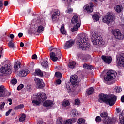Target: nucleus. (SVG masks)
<instances>
[{
  "label": "nucleus",
  "mask_w": 124,
  "mask_h": 124,
  "mask_svg": "<svg viewBox=\"0 0 124 124\" xmlns=\"http://www.w3.org/2000/svg\"><path fill=\"white\" fill-rule=\"evenodd\" d=\"M112 34L116 39H123L124 38V35L121 33V31L119 29L112 30Z\"/></svg>",
  "instance_id": "nucleus-9"
},
{
  "label": "nucleus",
  "mask_w": 124,
  "mask_h": 124,
  "mask_svg": "<svg viewBox=\"0 0 124 124\" xmlns=\"http://www.w3.org/2000/svg\"><path fill=\"white\" fill-rule=\"evenodd\" d=\"M8 101L9 102V105H11V104H12V99H11V98H9L8 99Z\"/></svg>",
  "instance_id": "nucleus-59"
},
{
  "label": "nucleus",
  "mask_w": 124,
  "mask_h": 124,
  "mask_svg": "<svg viewBox=\"0 0 124 124\" xmlns=\"http://www.w3.org/2000/svg\"><path fill=\"white\" fill-rule=\"evenodd\" d=\"M91 39L93 45H100L103 43L102 38L97 35L96 31H92L91 33Z\"/></svg>",
  "instance_id": "nucleus-5"
},
{
  "label": "nucleus",
  "mask_w": 124,
  "mask_h": 124,
  "mask_svg": "<svg viewBox=\"0 0 124 124\" xmlns=\"http://www.w3.org/2000/svg\"><path fill=\"white\" fill-rule=\"evenodd\" d=\"M74 25H75L74 26L73 28L71 29V31L72 32L77 31L80 27V26H78V25H77V24Z\"/></svg>",
  "instance_id": "nucleus-33"
},
{
  "label": "nucleus",
  "mask_w": 124,
  "mask_h": 124,
  "mask_svg": "<svg viewBox=\"0 0 124 124\" xmlns=\"http://www.w3.org/2000/svg\"><path fill=\"white\" fill-rule=\"evenodd\" d=\"M81 102L79 99H76L75 100V105H80Z\"/></svg>",
  "instance_id": "nucleus-46"
},
{
  "label": "nucleus",
  "mask_w": 124,
  "mask_h": 124,
  "mask_svg": "<svg viewBox=\"0 0 124 124\" xmlns=\"http://www.w3.org/2000/svg\"><path fill=\"white\" fill-rule=\"evenodd\" d=\"M120 122L124 121V109L122 111L121 114L119 115Z\"/></svg>",
  "instance_id": "nucleus-31"
},
{
  "label": "nucleus",
  "mask_w": 124,
  "mask_h": 124,
  "mask_svg": "<svg viewBox=\"0 0 124 124\" xmlns=\"http://www.w3.org/2000/svg\"><path fill=\"white\" fill-rule=\"evenodd\" d=\"M8 45L10 48H12L13 49H14V48H16V46H15V45H14V43H13L12 41H10Z\"/></svg>",
  "instance_id": "nucleus-36"
},
{
  "label": "nucleus",
  "mask_w": 124,
  "mask_h": 124,
  "mask_svg": "<svg viewBox=\"0 0 124 124\" xmlns=\"http://www.w3.org/2000/svg\"><path fill=\"white\" fill-rule=\"evenodd\" d=\"M76 64V63H75V62L72 61L69 63L68 66H69V68L73 69L75 67Z\"/></svg>",
  "instance_id": "nucleus-32"
},
{
  "label": "nucleus",
  "mask_w": 124,
  "mask_h": 124,
  "mask_svg": "<svg viewBox=\"0 0 124 124\" xmlns=\"http://www.w3.org/2000/svg\"><path fill=\"white\" fill-rule=\"evenodd\" d=\"M21 67V63H20L19 61H17L14 65V68L16 70H18L19 68Z\"/></svg>",
  "instance_id": "nucleus-28"
},
{
  "label": "nucleus",
  "mask_w": 124,
  "mask_h": 124,
  "mask_svg": "<svg viewBox=\"0 0 124 124\" xmlns=\"http://www.w3.org/2000/svg\"><path fill=\"white\" fill-rule=\"evenodd\" d=\"M71 84L70 83L68 82L66 84V88L68 92V93H70V92H72V86H70Z\"/></svg>",
  "instance_id": "nucleus-29"
},
{
  "label": "nucleus",
  "mask_w": 124,
  "mask_h": 124,
  "mask_svg": "<svg viewBox=\"0 0 124 124\" xmlns=\"http://www.w3.org/2000/svg\"><path fill=\"white\" fill-rule=\"evenodd\" d=\"M4 86L1 85L0 86V97H4L5 96V92Z\"/></svg>",
  "instance_id": "nucleus-22"
},
{
  "label": "nucleus",
  "mask_w": 124,
  "mask_h": 124,
  "mask_svg": "<svg viewBox=\"0 0 124 124\" xmlns=\"http://www.w3.org/2000/svg\"><path fill=\"white\" fill-rule=\"evenodd\" d=\"M74 44V41L72 40H70L66 42L64 46V49H69V48H71L72 46H73Z\"/></svg>",
  "instance_id": "nucleus-15"
},
{
  "label": "nucleus",
  "mask_w": 124,
  "mask_h": 124,
  "mask_svg": "<svg viewBox=\"0 0 124 124\" xmlns=\"http://www.w3.org/2000/svg\"><path fill=\"white\" fill-rule=\"evenodd\" d=\"M78 124H83L84 123H85V119H83V118H80L79 119L78 121Z\"/></svg>",
  "instance_id": "nucleus-47"
},
{
  "label": "nucleus",
  "mask_w": 124,
  "mask_h": 124,
  "mask_svg": "<svg viewBox=\"0 0 124 124\" xmlns=\"http://www.w3.org/2000/svg\"><path fill=\"white\" fill-rule=\"evenodd\" d=\"M114 21H115V17L112 12L107 13V15L103 18V22L106 24H110Z\"/></svg>",
  "instance_id": "nucleus-6"
},
{
  "label": "nucleus",
  "mask_w": 124,
  "mask_h": 124,
  "mask_svg": "<svg viewBox=\"0 0 124 124\" xmlns=\"http://www.w3.org/2000/svg\"><path fill=\"white\" fill-rule=\"evenodd\" d=\"M60 31L62 34H65L66 33V31L64 29V26H62L60 29Z\"/></svg>",
  "instance_id": "nucleus-40"
},
{
  "label": "nucleus",
  "mask_w": 124,
  "mask_h": 124,
  "mask_svg": "<svg viewBox=\"0 0 124 124\" xmlns=\"http://www.w3.org/2000/svg\"><path fill=\"white\" fill-rule=\"evenodd\" d=\"M117 61L118 62V64L120 66H124V53H120L118 56H117Z\"/></svg>",
  "instance_id": "nucleus-11"
},
{
  "label": "nucleus",
  "mask_w": 124,
  "mask_h": 124,
  "mask_svg": "<svg viewBox=\"0 0 124 124\" xmlns=\"http://www.w3.org/2000/svg\"><path fill=\"white\" fill-rule=\"evenodd\" d=\"M102 59L106 63H108V64H110L111 62H112V57L111 56H106L104 55H102Z\"/></svg>",
  "instance_id": "nucleus-16"
},
{
  "label": "nucleus",
  "mask_w": 124,
  "mask_h": 124,
  "mask_svg": "<svg viewBox=\"0 0 124 124\" xmlns=\"http://www.w3.org/2000/svg\"><path fill=\"white\" fill-rule=\"evenodd\" d=\"M4 105H5V103L4 102L1 103L0 105V110H3V109H4Z\"/></svg>",
  "instance_id": "nucleus-44"
},
{
  "label": "nucleus",
  "mask_w": 124,
  "mask_h": 124,
  "mask_svg": "<svg viewBox=\"0 0 124 124\" xmlns=\"http://www.w3.org/2000/svg\"><path fill=\"white\" fill-rule=\"evenodd\" d=\"M76 121H77V119H76V118H74L67 119L65 121V124H72L75 123V122H76Z\"/></svg>",
  "instance_id": "nucleus-26"
},
{
  "label": "nucleus",
  "mask_w": 124,
  "mask_h": 124,
  "mask_svg": "<svg viewBox=\"0 0 124 124\" xmlns=\"http://www.w3.org/2000/svg\"><path fill=\"white\" fill-rule=\"evenodd\" d=\"M55 75L56 77L58 78V79H61V78H62V73H60V72H56Z\"/></svg>",
  "instance_id": "nucleus-34"
},
{
  "label": "nucleus",
  "mask_w": 124,
  "mask_h": 124,
  "mask_svg": "<svg viewBox=\"0 0 124 124\" xmlns=\"http://www.w3.org/2000/svg\"><path fill=\"white\" fill-rule=\"evenodd\" d=\"M11 111H12V109H10L8 111H7L6 112V116H9V114L11 113Z\"/></svg>",
  "instance_id": "nucleus-54"
},
{
  "label": "nucleus",
  "mask_w": 124,
  "mask_h": 124,
  "mask_svg": "<svg viewBox=\"0 0 124 124\" xmlns=\"http://www.w3.org/2000/svg\"><path fill=\"white\" fill-rule=\"evenodd\" d=\"M24 88V85L20 84L17 87V90L18 91H20L21 89H23Z\"/></svg>",
  "instance_id": "nucleus-52"
},
{
  "label": "nucleus",
  "mask_w": 124,
  "mask_h": 124,
  "mask_svg": "<svg viewBox=\"0 0 124 124\" xmlns=\"http://www.w3.org/2000/svg\"><path fill=\"white\" fill-rule=\"evenodd\" d=\"M26 90L28 92H31V86L27 85L26 87Z\"/></svg>",
  "instance_id": "nucleus-50"
},
{
  "label": "nucleus",
  "mask_w": 124,
  "mask_h": 124,
  "mask_svg": "<svg viewBox=\"0 0 124 124\" xmlns=\"http://www.w3.org/2000/svg\"><path fill=\"white\" fill-rule=\"evenodd\" d=\"M95 121L96 122H100L101 121V118L100 117V116H97L95 118Z\"/></svg>",
  "instance_id": "nucleus-51"
},
{
  "label": "nucleus",
  "mask_w": 124,
  "mask_h": 124,
  "mask_svg": "<svg viewBox=\"0 0 124 124\" xmlns=\"http://www.w3.org/2000/svg\"><path fill=\"white\" fill-rule=\"evenodd\" d=\"M72 1H74L73 0H67V4L70 5V3Z\"/></svg>",
  "instance_id": "nucleus-57"
},
{
  "label": "nucleus",
  "mask_w": 124,
  "mask_h": 124,
  "mask_svg": "<svg viewBox=\"0 0 124 124\" xmlns=\"http://www.w3.org/2000/svg\"><path fill=\"white\" fill-rule=\"evenodd\" d=\"M93 3H90V5H86L85 6V10H86L87 12L88 13H92L93 12Z\"/></svg>",
  "instance_id": "nucleus-18"
},
{
  "label": "nucleus",
  "mask_w": 124,
  "mask_h": 124,
  "mask_svg": "<svg viewBox=\"0 0 124 124\" xmlns=\"http://www.w3.org/2000/svg\"><path fill=\"white\" fill-rule=\"evenodd\" d=\"M71 22L74 25H77L78 27H81V19L79 18L78 15H74L72 18Z\"/></svg>",
  "instance_id": "nucleus-10"
},
{
  "label": "nucleus",
  "mask_w": 124,
  "mask_h": 124,
  "mask_svg": "<svg viewBox=\"0 0 124 124\" xmlns=\"http://www.w3.org/2000/svg\"><path fill=\"white\" fill-rule=\"evenodd\" d=\"M34 96L36 100H33L32 101V103H33L34 106L39 105L40 103L43 102V101H45L47 99L46 94L41 92L38 93Z\"/></svg>",
  "instance_id": "nucleus-3"
},
{
  "label": "nucleus",
  "mask_w": 124,
  "mask_h": 124,
  "mask_svg": "<svg viewBox=\"0 0 124 124\" xmlns=\"http://www.w3.org/2000/svg\"><path fill=\"white\" fill-rule=\"evenodd\" d=\"M25 106L23 104H20L14 108V110H19L20 109H23Z\"/></svg>",
  "instance_id": "nucleus-35"
},
{
  "label": "nucleus",
  "mask_w": 124,
  "mask_h": 124,
  "mask_svg": "<svg viewBox=\"0 0 124 124\" xmlns=\"http://www.w3.org/2000/svg\"><path fill=\"white\" fill-rule=\"evenodd\" d=\"M2 50L3 49L0 47V59L1 58V55H2Z\"/></svg>",
  "instance_id": "nucleus-60"
},
{
  "label": "nucleus",
  "mask_w": 124,
  "mask_h": 124,
  "mask_svg": "<svg viewBox=\"0 0 124 124\" xmlns=\"http://www.w3.org/2000/svg\"><path fill=\"white\" fill-rule=\"evenodd\" d=\"M44 31V27L43 26L40 25L38 27V30L37 31L39 33L42 32Z\"/></svg>",
  "instance_id": "nucleus-41"
},
{
  "label": "nucleus",
  "mask_w": 124,
  "mask_h": 124,
  "mask_svg": "<svg viewBox=\"0 0 124 124\" xmlns=\"http://www.w3.org/2000/svg\"><path fill=\"white\" fill-rule=\"evenodd\" d=\"M11 65L8 64H5V67H2L0 69V75L1 76L11 74Z\"/></svg>",
  "instance_id": "nucleus-7"
},
{
  "label": "nucleus",
  "mask_w": 124,
  "mask_h": 124,
  "mask_svg": "<svg viewBox=\"0 0 124 124\" xmlns=\"http://www.w3.org/2000/svg\"><path fill=\"white\" fill-rule=\"evenodd\" d=\"M60 12L59 10H56L53 14L51 16V18L53 22H56L57 21V19H58L57 17L60 15Z\"/></svg>",
  "instance_id": "nucleus-17"
},
{
  "label": "nucleus",
  "mask_w": 124,
  "mask_h": 124,
  "mask_svg": "<svg viewBox=\"0 0 124 124\" xmlns=\"http://www.w3.org/2000/svg\"><path fill=\"white\" fill-rule=\"evenodd\" d=\"M30 72L28 69H25L19 72L20 77H25L28 75V74Z\"/></svg>",
  "instance_id": "nucleus-20"
},
{
  "label": "nucleus",
  "mask_w": 124,
  "mask_h": 124,
  "mask_svg": "<svg viewBox=\"0 0 124 124\" xmlns=\"http://www.w3.org/2000/svg\"><path fill=\"white\" fill-rule=\"evenodd\" d=\"M93 92H94V89L93 87H91L86 90V93H87L88 95H91L93 93Z\"/></svg>",
  "instance_id": "nucleus-27"
},
{
  "label": "nucleus",
  "mask_w": 124,
  "mask_h": 124,
  "mask_svg": "<svg viewBox=\"0 0 124 124\" xmlns=\"http://www.w3.org/2000/svg\"><path fill=\"white\" fill-rule=\"evenodd\" d=\"M70 82L73 88H74V85H77L78 83V76L76 75L71 76Z\"/></svg>",
  "instance_id": "nucleus-12"
},
{
  "label": "nucleus",
  "mask_w": 124,
  "mask_h": 124,
  "mask_svg": "<svg viewBox=\"0 0 124 124\" xmlns=\"http://www.w3.org/2000/svg\"><path fill=\"white\" fill-rule=\"evenodd\" d=\"M62 83V80H61V79H57L56 80V84H57V85H60V84Z\"/></svg>",
  "instance_id": "nucleus-55"
},
{
  "label": "nucleus",
  "mask_w": 124,
  "mask_h": 124,
  "mask_svg": "<svg viewBox=\"0 0 124 124\" xmlns=\"http://www.w3.org/2000/svg\"><path fill=\"white\" fill-rule=\"evenodd\" d=\"M53 105H54V102L50 100L45 101L43 103V106L46 107H52Z\"/></svg>",
  "instance_id": "nucleus-19"
},
{
  "label": "nucleus",
  "mask_w": 124,
  "mask_h": 124,
  "mask_svg": "<svg viewBox=\"0 0 124 124\" xmlns=\"http://www.w3.org/2000/svg\"><path fill=\"white\" fill-rule=\"evenodd\" d=\"M33 75L35 76L37 75L40 76V77H43V72L40 69H36L35 72L33 73Z\"/></svg>",
  "instance_id": "nucleus-23"
},
{
  "label": "nucleus",
  "mask_w": 124,
  "mask_h": 124,
  "mask_svg": "<svg viewBox=\"0 0 124 124\" xmlns=\"http://www.w3.org/2000/svg\"><path fill=\"white\" fill-rule=\"evenodd\" d=\"M34 81L36 86L39 88V89H42V88H44L45 84H44V82H43V80H42V79L35 78Z\"/></svg>",
  "instance_id": "nucleus-14"
},
{
  "label": "nucleus",
  "mask_w": 124,
  "mask_h": 124,
  "mask_svg": "<svg viewBox=\"0 0 124 124\" xmlns=\"http://www.w3.org/2000/svg\"><path fill=\"white\" fill-rule=\"evenodd\" d=\"M57 124H62V118L59 117L56 121Z\"/></svg>",
  "instance_id": "nucleus-42"
},
{
  "label": "nucleus",
  "mask_w": 124,
  "mask_h": 124,
  "mask_svg": "<svg viewBox=\"0 0 124 124\" xmlns=\"http://www.w3.org/2000/svg\"><path fill=\"white\" fill-rule=\"evenodd\" d=\"M79 115V113L78 112V111L76 110V109H74L72 111V116L73 117H76Z\"/></svg>",
  "instance_id": "nucleus-30"
},
{
  "label": "nucleus",
  "mask_w": 124,
  "mask_h": 124,
  "mask_svg": "<svg viewBox=\"0 0 124 124\" xmlns=\"http://www.w3.org/2000/svg\"><path fill=\"white\" fill-rule=\"evenodd\" d=\"M116 111L118 114H120V113H121V111H122V109L120 108H116Z\"/></svg>",
  "instance_id": "nucleus-53"
},
{
  "label": "nucleus",
  "mask_w": 124,
  "mask_h": 124,
  "mask_svg": "<svg viewBox=\"0 0 124 124\" xmlns=\"http://www.w3.org/2000/svg\"><path fill=\"white\" fill-rule=\"evenodd\" d=\"M11 95V93L10 92H7L5 96H10Z\"/></svg>",
  "instance_id": "nucleus-63"
},
{
  "label": "nucleus",
  "mask_w": 124,
  "mask_h": 124,
  "mask_svg": "<svg viewBox=\"0 0 124 124\" xmlns=\"http://www.w3.org/2000/svg\"><path fill=\"white\" fill-rule=\"evenodd\" d=\"M93 20H94V21H98V20H99V16H98V15L95 14L93 15Z\"/></svg>",
  "instance_id": "nucleus-37"
},
{
  "label": "nucleus",
  "mask_w": 124,
  "mask_h": 124,
  "mask_svg": "<svg viewBox=\"0 0 124 124\" xmlns=\"http://www.w3.org/2000/svg\"><path fill=\"white\" fill-rule=\"evenodd\" d=\"M117 76V72L115 71L109 70L107 72V76L104 77V80L106 82H110Z\"/></svg>",
  "instance_id": "nucleus-8"
},
{
  "label": "nucleus",
  "mask_w": 124,
  "mask_h": 124,
  "mask_svg": "<svg viewBox=\"0 0 124 124\" xmlns=\"http://www.w3.org/2000/svg\"><path fill=\"white\" fill-rule=\"evenodd\" d=\"M107 116L108 114L106 112H104L100 114V116L101 117V118H105V119H106V118H108Z\"/></svg>",
  "instance_id": "nucleus-43"
},
{
  "label": "nucleus",
  "mask_w": 124,
  "mask_h": 124,
  "mask_svg": "<svg viewBox=\"0 0 124 124\" xmlns=\"http://www.w3.org/2000/svg\"><path fill=\"white\" fill-rule=\"evenodd\" d=\"M88 66H89V65L87 64H84L83 65V68H85V69H88Z\"/></svg>",
  "instance_id": "nucleus-62"
},
{
  "label": "nucleus",
  "mask_w": 124,
  "mask_h": 124,
  "mask_svg": "<svg viewBox=\"0 0 124 124\" xmlns=\"http://www.w3.org/2000/svg\"><path fill=\"white\" fill-rule=\"evenodd\" d=\"M87 66L88 67L87 69H93V67L91 65H88Z\"/></svg>",
  "instance_id": "nucleus-61"
},
{
  "label": "nucleus",
  "mask_w": 124,
  "mask_h": 124,
  "mask_svg": "<svg viewBox=\"0 0 124 124\" xmlns=\"http://www.w3.org/2000/svg\"><path fill=\"white\" fill-rule=\"evenodd\" d=\"M123 9H124V7L122 5H116L114 7V10L117 13H120V12H122L123 11Z\"/></svg>",
  "instance_id": "nucleus-24"
},
{
  "label": "nucleus",
  "mask_w": 124,
  "mask_h": 124,
  "mask_svg": "<svg viewBox=\"0 0 124 124\" xmlns=\"http://www.w3.org/2000/svg\"><path fill=\"white\" fill-rule=\"evenodd\" d=\"M99 96L100 97L98 99L99 102H100L101 103H102V102H105L106 104H108L110 106H113L117 100V97L114 95H109L100 94Z\"/></svg>",
  "instance_id": "nucleus-2"
},
{
  "label": "nucleus",
  "mask_w": 124,
  "mask_h": 124,
  "mask_svg": "<svg viewBox=\"0 0 124 124\" xmlns=\"http://www.w3.org/2000/svg\"><path fill=\"white\" fill-rule=\"evenodd\" d=\"M49 50L50 52H52V51H53V52H51L50 54V59L53 61V62H57V61H58V59H61L62 57V53L60 49H58V48L51 46L49 47Z\"/></svg>",
  "instance_id": "nucleus-4"
},
{
  "label": "nucleus",
  "mask_w": 124,
  "mask_h": 124,
  "mask_svg": "<svg viewBox=\"0 0 124 124\" xmlns=\"http://www.w3.org/2000/svg\"><path fill=\"white\" fill-rule=\"evenodd\" d=\"M12 85H16L17 84V80L15 78H13L11 81Z\"/></svg>",
  "instance_id": "nucleus-49"
},
{
  "label": "nucleus",
  "mask_w": 124,
  "mask_h": 124,
  "mask_svg": "<svg viewBox=\"0 0 124 124\" xmlns=\"http://www.w3.org/2000/svg\"><path fill=\"white\" fill-rule=\"evenodd\" d=\"M26 120V114H23L19 118V122H24Z\"/></svg>",
  "instance_id": "nucleus-39"
},
{
  "label": "nucleus",
  "mask_w": 124,
  "mask_h": 124,
  "mask_svg": "<svg viewBox=\"0 0 124 124\" xmlns=\"http://www.w3.org/2000/svg\"><path fill=\"white\" fill-rule=\"evenodd\" d=\"M37 124H46V123L42 121H39Z\"/></svg>",
  "instance_id": "nucleus-58"
},
{
  "label": "nucleus",
  "mask_w": 124,
  "mask_h": 124,
  "mask_svg": "<svg viewBox=\"0 0 124 124\" xmlns=\"http://www.w3.org/2000/svg\"><path fill=\"white\" fill-rule=\"evenodd\" d=\"M77 58H78V59H80L83 62H87L88 60L91 59V56L89 55H85L83 54L79 53L77 55Z\"/></svg>",
  "instance_id": "nucleus-13"
},
{
  "label": "nucleus",
  "mask_w": 124,
  "mask_h": 124,
  "mask_svg": "<svg viewBox=\"0 0 124 124\" xmlns=\"http://www.w3.org/2000/svg\"><path fill=\"white\" fill-rule=\"evenodd\" d=\"M41 65L43 68L44 69H47L49 67V64H48V61L46 60H43V62L41 63Z\"/></svg>",
  "instance_id": "nucleus-25"
},
{
  "label": "nucleus",
  "mask_w": 124,
  "mask_h": 124,
  "mask_svg": "<svg viewBox=\"0 0 124 124\" xmlns=\"http://www.w3.org/2000/svg\"><path fill=\"white\" fill-rule=\"evenodd\" d=\"M77 38V44L80 49L85 51V50H87L90 48L91 46L90 43H89V39L87 37L86 34H81L78 36Z\"/></svg>",
  "instance_id": "nucleus-1"
},
{
  "label": "nucleus",
  "mask_w": 124,
  "mask_h": 124,
  "mask_svg": "<svg viewBox=\"0 0 124 124\" xmlns=\"http://www.w3.org/2000/svg\"><path fill=\"white\" fill-rule=\"evenodd\" d=\"M32 59L33 60H36L37 59V55L36 54L33 55Z\"/></svg>",
  "instance_id": "nucleus-56"
},
{
  "label": "nucleus",
  "mask_w": 124,
  "mask_h": 124,
  "mask_svg": "<svg viewBox=\"0 0 124 124\" xmlns=\"http://www.w3.org/2000/svg\"><path fill=\"white\" fill-rule=\"evenodd\" d=\"M70 105V103H69V101L66 100L64 101L62 103V105L64 107H66V106H69Z\"/></svg>",
  "instance_id": "nucleus-38"
},
{
  "label": "nucleus",
  "mask_w": 124,
  "mask_h": 124,
  "mask_svg": "<svg viewBox=\"0 0 124 124\" xmlns=\"http://www.w3.org/2000/svg\"><path fill=\"white\" fill-rule=\"evenodd\" d=\"M103 123L105 124H113L114 123V119L111 118L106 117L103 120Z\"/></svg>",
  "instance_id": "nucleus-21"
},
{
  "label": "nucleus",
  "mask_w": 124,
  "mask_h": 124,
  "mask_svg": "<svg viewBox=\"0 0 124 124\" xmlns=\"http://www.w3.org/2000/svg\"><path fill=\"white\" fill-rule=\"evenodd\" d=\"M115 92L116 93H121L122 92V88L120 87L117 86L115 87Z\"/></svg>",
  "instance_id": "nucleus-45"
},
{
  "label": "nucleus",
  "mask_w": 124,
  "mask_h": 124,
  "mask_svg": "<svg viewBox=\"0 0 124 124\" xmlns=\"http://www.w3.org/2000/svg\"><path fill=\"white\" fill-rule=\"evenodd\" d=\"M121 101L122 102H124V96H122L121 98Z\"/></svg>",
  "instance_id": "nucleus-64"
},
{
  "label": "nucleus",
  "mask_w": 124,
  "mask_h": 124,
  "mask_svg": "<svg viewBox=\"0 0 124 124\" xmlns=\"http://www.w3.org/2000/svg\"><path fill=\"white\" fill-rule=\"evenodd\" d=\"M66 12L67 13H68L69 14H70V13H71L72 12H73V9L71 8H69L67 9V10L66 11Z\"/></svg>",
  "instance_id": "nucleus-48"
}]
</instances>
